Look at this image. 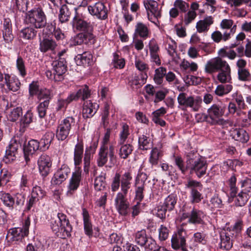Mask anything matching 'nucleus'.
Segmentation results:
<instances>
[{
    "mask_svg": "<svg viewBox=\"0 0 251 251\" xmlns=\"http://www.w3.org/2000/svg\"><path fill=\"white\" fill-rule=\"evenodd\" d=\"M205 72L212 74L218 72V80L221 83L230 82L231 80V69L226 61L220 57H216L208 61L205 65Z\"/></svg>",
    "mask_w": 251,
    "mask_h": 251,
    "instance_id": "nucleus-1",
    "label": "nucleus"
},
{
    "mask_svg": "<svg viewBox=\"0 0 251 251\" xmlns=\"http://www.w3.org/2000/svg\"><path fill=\"white\" fill-rule=\"evenodd\" d=\"M186 163L191 174H195L201 178L206 173L208 164L205 158L197 152H189L186 156Z\"/></svg>",
    "mask_w": 251,
    "mask_h": 251,
    "instance_id": "nucleus-2",
    "label": "nucleus"
},
{
    "mask_svg": "<svg viewBox=\"0 0 251 251\" xmlns=\"http://www.w3.org/2000/svg\"><path fill=\"white\" fill-rule=\"evenodd\" d=\"M25 21L36 28H41L47 25V17L41 6H36L26 13Z\"/></svg>",
    "mask_w": 251,
    "mask_h": 251,
    "instance_id": "nucleus-3",
    "label": "nucleus"
},
{
    "mask_svg": "<svg viewBox=\"0 0 251 251\" xmlns=\"http://www.w3.org/2000/svg\"><path fill=\"white\" fill-rule=\"evenodd\" d=\"M108 158L110 163L114 164L116 161L114 146L110 145L108 146H100L97 159L98 166L103 167L107 162Z\"/></svg>",
    "mask_w": 251,
    "mask_h": 251,
    "instance_id": "nucleus-4",
    "label": "nucleus"
},
{
    "mask_svg": "<svg viewBox=\"0 0 251 251\" xmlns=\"http://www.w3.org/2000/svg\"><path fill=\"white\" fill-rule=\"evenodd\" d=\"M75 126V119L68 117L62 120L58 125L56 137L58 140L64 141L67 138L72 128Z\"/></svg>",
    "mask_w": 251,
    "mask_h": 251,
    "instance_id": "nucleus-5",
    "label": "nucleus"
},
{
    "mask_svg": "<svg viewBox=\"0 0 251 251\" xmlns=\"http://www.w3.org/2000/svg\"><path fill=\"white\" fill-rule=\"evenodd\" d=\"M224 107L215 104L208 109V114L204 115L203 119L211 125H221L223 124V120L220 117L224 115Z\"/></svg>",
    "mask_w": 251,
    "mask_h": 251,
    "instance_id": "nucleus-6",
    "label": "nucleus"
},
{
    "mask_svg": "<svg viewBox=\"0 0 251 251\" xmlns=\"http://www.w3.org/2000/svg\"><path fill=\"white\" fill-rule=\"evenodd\" d=\"M205 217L204 213L200 210L193 207L189 212H187L186 208L182 210L181 216V221L188 219V223L194 225H203L204 223V218Z\"/></svg>",
    "mask_w": 251,
    "mask_h": 251,
    "instance_id": "nucleus-7",
    "label": "nucleus"
},
{
    "mask_svg": "<svg viewBox=\"0 0 251 251\" xmlns=\"http://www.w3.org/2000/svg\"><path fill=\"white\" fill-rule=\"evenodd\" d=\"M185 93H181L178 95L177 100L179 105L185 107H190L193 111H198L202 103L201 98L199 96L187 97Z\"/></svg>",
    "mask_w": 251,
    "mask_h": 251,
    "instance_id": "nucleus-8",
    "label": "nucleus"
},
{
    "mask_svg": "<svg viewBox=\"0 0 251 251\" xmlns=\"http://www.w3.org/2000/svg\"><path fill=\"white\" fill-rule=\"evenodd\" d=\"M144 5L147 11L148 19L155 25L159 24L158 19L161 17V10L158 3L153 0H144Z\"/></svg>",
    "mask_w": 251,
    "mask_h": 251,
    "instance_id": "nucleus-9",
    "label": "nucleus"
},
{
    "mask_svg": "<svg viewBox=\"0 0 251 251\" xmlns=\"http://www.w3.org/2000/svg\"><path fill=\"white\" fill-rule=\"evenodd\" d=\"M186 187L190 190V198L192 203H199L203 199L201 193L202 188L201 183L195 180H189L186 184Z\"/></svg>",
    "mask_w": 251,
    "mask_h": 251,
    "instance_id": "nucleus-10",
    "label": "nucleus"
},
{
    "mask_svg": "<svg viewBox=\"0 0 251 251\" xmlns=\"http://www.w3.org/2000/svg\"><path fill=\"white\" fill-rule=\"evenodd\" d=\"M81 179V171L80 168H78L73 173L72 177L69 180L66 193L68 197H72L75 193L80 185Z\"/></svg>",
    "mask_w": 251,
    "mask_h": 251,
    "instance_id": "nucleus-11",
    "label": "nucleus"
},
{
    "mask_svg": "<svg viewBox=\"0 0 251 251\" xmlns=\"http://www.w3.org/2000/svg\"><path fill=\"white\" fill-rule=\"evenodd\" d=\"M127 194L119 192L115 199L116 209L119 214L126 216L129 213V203L126 198Z\"/></svg>",
    "mask_w": 251,
    "mask_h": 251,
    "instance_id": "nucleus-12",
    "label": "nucleus"
},
{
    "mask_svg": "<svg viewBox=\"0 0 251 251\" xmlns=\"http://www.w3.org/2000/svg\"><path fill=\"white\" fill-rule=\"evenodd\" d=\"M220 239V247L223 250H229L234 244L235 245H237L238 244H241V242L240 240L234 239L233 234L226 230L221 233Z\"/></svg>",
    "mask_w": 251,
    "mask_h": 251,
    "instance_id": "nucleus-13",
    "label": "nucleus"
},
{
    "mask_svg": "<svg viewBox=\"0 0 251 251\" xmlns=\"http://www.w3.org/2000/svg\"><path fill=\"white\" fill-rule=\"evenodd\" d=\"M154 240L147 235L146 231L142 229L138 231L135 234V241L141 247H143L147 251L150 248L154 247Z\"/></svg>",
    "mask_w": 251,
    "mask_h": 251,
    "instance_id": "nucleus-14",
    "label": "nucleus"
},
{
    "mask_svg": "<svg viewBox=\"0 0 251 251\" xmlns=\"http://www.w3.org/2000/svg\"><path fill=\"white\" fill-rule=\"evenodd\" d=\"M88 10L90 14L100 20H105L108 18V9L102 2H98L93 5H89Z\"/></svg>",
    "mask_w": 251,
    "mask_h": 251,
    "instance_id": "nucleus-15",
    "label": "nucleus"
},
{
    "mask_svg": "<svg viewBox=\"0 0 251 251\" xmlns=\"http://www.w3.org/2000/svg\"><path fill=\"white\" fill-rule=\"evenodd\" d=\"M51 65L52 71H54V74H56L57 80H63L64 79V75L67 70L65 59L60 57L58 59L53 61Z\"/></svg>",
    "mask_w": 251,
    "mask_h": 251,
    "instance_id": "nucleus-16",
    "label": "nucleus"
},
{
    "mask_svg": "<svg viewBox=\"0 0 251 251\" xmlns=\"http://www.w3.org/2000/svg\"><path fill=\"white\" fill-rule=\"evenodd\" d=\"M243 222L241 221H238L236 222L232 228H227L229 232L233 234L234 239L240 240L241 242V245L244 247L251 248V242L246 241V238H244L241 236V230L242 228Z\"/></svg>",
    "mask_w": 251,
    "mask_h": 251,
    "instance_id": "nucleus-17",
    "label": "nucleus"
},
{
    "mask_svg": "<svg viewBox=\"0 0 251 251\" xmlns=\"http://www.w3.org/2000/svg\"><path fill=\"white\" fill-rule=\"evenodd\" d=\"M38 165L41 175L44 177L47 176L52 165L50 157L46 154H42L38 160Z\"/></svg>",
    "mask_w": 251,
    "mask_h": 251,
    "instance_id": "nucleus-18",
    "label": "nucleus"
},
{
    "mask_svg": "<svg viewBox=\"0 0 251 251\" xmlns=\"http://www.w3.org/2000/svg\"><path fill=\"white\" fill-rule=\"evenodd\" d=\"M187 234L183 228L179 229L176 234H174L171 239V244L173 249L177 250L182 246L186 245Z\"/></svg>",
    "mask_w": 251,
    "mask_h": 251,
    "instance_id": "nucleus-19",
    "label": "nucleus"
},
{
    "mask_svg": "<svg viewBox=\"0 0 251 251\" xmlns=\"http://www.w3.org/2000/svg\"><path fill=\"white\" fill-rule=\"evenodd\" d=\"M247 64V61L243 59H240L236 62L238 78L240 81H247L250 80L251 74L249 70L246 68Z\"/></svg>",
    "mask_w": 251,
    "mask_h": 251,
    "instance_id": "nucleus-20",
    "label": "nucleus"
},
{
    "mask_svg": "<svg viewBox=\"0 0 251 251\" xmlns=\"http://www.w3.org/2000/svg\"><path fill=\"white\" fill-rule=\"evenodd\" d=\"M71 173L70 168L66 165H62L54 174L52 182L55 185H59L65 181Z\"/></svg>",
    "mask_w": 251,
    "mask_h": 251,
    "instance_id": "nucleus-21",
    "label": "nucleus"
},
{
    "mask_svg": "<svg viewBox=\"0 0 251 251\" xmlns=\"http://www.w3.org/2000/svg\"><path fill=\"white\" fill-rule=\"evenodd\" d=\"M57 217L61 225V231H62V238H66L71 236L72 226L66 215L62 213H58Z\"/></svg>",
    "mask_w": 251,
    "mask_h": 251,
    "instance_id": "nucleus-22",
    "label": "nucleus"
},
{
    "mask_svg": "<svg viewBox=\"0 0 251 251\" xmlns=\"http://www.w3.org/2000/svg\"><path fill=\"white\" fill-rule=\"evenodd\" d=\"M91 95L90 90L87 85L80 88L76 93L70 94L66 99L67 102L70 103L74 100L81 98L83 100L88 99Z\"/></svg>",
    "mask_w": 251,
    "mask_h": 251,
    "instance_id": "nucleus-23",
    "label": "nucleus"
},
{
    "mask_svg": "<svg viewBox=\"0 0 251 251\" xmlns=\"http://www.w3.org/2000/svg\"><path fill=\"white\" fill-rule=\"evenodd\" d=\"M99 108V104L87 100L84 102L82 109V116L84 119L92 118Z\"/></svg>",
    "mask_w": 251,
    "mask_h": 251,
    "instance_id": "nucleus-24",
    "label": "nucleus"
},
{
    "mask_svg": "<svg viewBox=\"0 0 251 251\" xmlns=\"http://www.w3.org/2000/svg\"><path fill=\"white\" fill-rule=\"evenodd\" d=\"M93 31H86L78 33L75 40L77 45L82 43L85 44H94L95 42V36L92 33Z\"/></svg>",
    "mask_w": 251,
    "mask_h": 251,
    "instance_id": "nucleus-25",
    "label": "nucleus"
},
{
    "mask_svg": "<svg viewBox=\"0 0 251 251\" xmlns=\"http://www.w3.org/2000/svg\"><path fill=\"white\" fill-rule=\"evenodd\" d=\"M16 139L12 138L5 151L3 161L6 164L11 163L16 160Z\"/></svg>",
    "mask_w": 251,
    "mask_h": 251,
    "instance_id": "nucleus-26",
    "label": "nucleus"
},
{
    "mask_svg": "<svg viewBox=\"0 0 251 251\" xmlns=\"http://www.w3.org/2000/svg\"><path fill=\"white\" fill-rule=\"evenodd\" d=\"M38 150H39V143L36 140L32 139L28 142L26 146H24V157L26 163L29 160L28 156Z\"/></svg>",
    "mask_w": 251,
    "mask_h": 251,
    "instance_id": "nucleus-27",
    "label": "nucleus"
},
{
    "mask_svg": "<svg viewBox=\"0 0 251 251\" xmlns=\"http://www.w3.org/2000/svg\"><path fill=\"white\" fill-rule=\"evenodd\" d=\"M56 42L50 38H44L40 41L39 49L42 52H46L49 51H53L57 47Z\"/></svg>",
    "mask_w": 251,
    "mask_h": 251,
    "instance_id": "nucleus-28",
    "label": "nucleus"
},
{
    "mask_svg": "<svg viewBox=\"0 0 251 251\" xmlns=\"http://www.w3.org/2000/svg\"><path fill=\"white\" fill-rule=\"evenodd\" d=\"M73 23L77 29L83 31H93V28L90 22H87L78 16H75L73 19Z\"/></svg>",
    "mask_w": 251,
    "mask_h": 251,
    "instance_id": "nucleus-29",
    "label": "nucleus"
},
{
    "mask_svg": "<svg viewBox=\"0 0 251 251\" xmlns=\"http://www.w3.org/2000/svg\"><path fill=\"white\" fill-rule=\"evenodd\" d=\"M27 182L28 179L27 175L25 174H22L20 181V188L21 194H19V196L17 197V199H19V201L17 200V205H23L24 204L25 197V194H23V191H25V188L27 187Z\"/></svg>",
    "mask_w": 251,
    "mask_h": 251,
    "instance_id": "nucleus-30",
    "label": "nucleus"
},
{
    "mask_svg": "<svg viewBox=\"0 0 251 251\" xmlns=\"http://www.w3.org/2000/svg\"><path fill=\"white\" fill-rule=\"evenodd\" d=\"M132 179V177L129 172H126L121 176V188L122 193L127 194L128 190L131 187Z\"/></svg>",
    "mask_w": 251,
    "mask_h": 251,
    "instance_id": "nucleus-31",
    "label": "nucleus"
},
{
    "mask_svg": "<svg viewBox=\"0 0 251 251\" xmlns=\"http://www.w3.org/2000/svg\"><path fill=\"white\" fill-rule=\"evenodd\" d=\"M54 134L52 132H47L40 141H38L39 143V150L45 151L48 149L54 139Z\"/></svg>",
    "mask_w": 251,
    "mask_h": 251,
    "instance_id": "nucleus-32",
    "label": "nucleus"
},
{
    "mask_svg": "<svg viewBox=\"0 0 251 251\" xmlns=\"http://www.w3.org/2000/svg\"><path fill=\"white\" fill-rule=\"evenodd\" d=\"M76 57L77 63L79 65L91 66L93 64V57L90 51H84L82 54H78Z\"/></svg>",
    "mask_w": 251,
    "mask_h": 251,
    "instance_id": "nucleus-33",
    "label": "nucleus"
},
{
    "mask_svg": "<svg viewBox=\"0 0 251 251\" xmlns=\"http://www.w3.org/2000/svg\"><path fill=\"white\" fill-rule=\"evenodd\" d=\"M213 18L212 16H207L203 20H200L196 25L198 32L201 33L207 31L210 25L213 24Z\"/></svg>",
    "mask_w": 251,
    "mask_h": 251,
    "instance_id": "nucleus-34",
    "label": "nucleus"
},
{
    "mask_svg": "<svg viewBox=\"0 0 251 251\" xmlns=\"http://www.w3.org/2000/svg\"><path fill=\"white\" fill-rule=\"evenodd\" d=\"M75 8H69L66 4L62 5L59 10V20L61 23L66 22L71 17L72 12Z\"/></svg>",
    "mask_w": 251,
    "mask_h": 251,
    "instance_id": "nucleus-35",
    "label": "nucleus"
},
{
    "mask_svg": "<svg viewBox=\"0 0 251 251\" xmlns=\"http://www.w3.org/2000/svg\"><path fill=\"white\" fill-rule=\"evenodd\" d=\"M82 215L85 233L89 236H91L93 233L92 225L90 221V216L88 212L85 208H83L82 209Z\"/></svg>",
    "mask_w": 251,
    "mask_h": 251,
    "instance_id": "nucleus-36",
    "label": "nucleus"
},
{
    "mask_svg": "<svg viewBox=\"0 0 251 251\" xmlns=\"http://www.w3.org/2000/svg\"><path fill=\"white\" fill-rule=\"evenodd\" d=\"M119 147L118 154L119 157L124 159L128 157L133 150V147L130 144H125L123 145H118Z\"/></svg>",
    "mask_w": 251,
    "mask_h": 251,
    "instance_id": "nucleus-37",
    "label": "nucleus"
},
{
    "mask_svg": "<svg viewBox=\"0 0 251 251\" xmlns=\"http://www.w3.org/2000/svg\"><path fill=\"white\" fill-rule=\"evenodd\" d=\"M29 226L30 219L28 217L25 221L23 228L17 227V241H22L23 238L27 235Z\"/></svg>",
    "mask_w": 251,
    "mask_h": 251,
    "instance_id": "nucleus-38",
    "label": "nucleus"
},
{
    "mask_svg": "<svg viewBox=\"0 0 251 251\" xmlns=\"http://www.w3.org/2000/svg\"><path fill=\"white\" fill-rule=\"evenodd\" d=\"M233 138L236 141L246 143L249 140L247 132L243 128L235 129L232 132Z\"/></svg>",
    "mask_w": 251,
    "mask_h": 251,
    "instance_id": "nucleus-39",
    "label": "nucleus"
},
{
    "mask_svg": "<svg viewBox=\"0 0 251 251\" xmlns=\"http://www.w3.org/2000/svg\"><path fill=\"white\" fill-rule=\"evenodd\" d=\"M83 153V145L81 142L77 143L75 148L74 163L75 166L79 165L82 162Z\"/></svg>",
    "mask_w": 251,
    "mask_h": 251,
    "instance_id": "nucleus-40",
    "label": "nucleus"
},
{
    "mask_svg": "<svg viewBox=\"0 0 251 251\" xmlns=\"http://www.w3.org/2000/svg\"><path fill=\"white\" fill-rule=\"evenodd\" d=\"M149 33V30L146 25L140 22L136 24L135 30V35L146 39L148 37Z\"/></svg>",
    "mask_w": 251,
    "mask_h": 251,
    "instance_id": "nucleus-41",
    "label": "nucleus"
},
{
    "mask_svg": "<svg viewBox=\"0 0 251 251\" xmlns=\"http://www.w3.org/2000/svg\"><path fill=\"white\" fill-rule=\"evenodd\" d=\"M139 149L142 150H148L152 147V143L149 137L142 135L138 138Z\"/></svg>",
    "mask_w": 251,
    "mask_h": 251,
    "instance_id": "nucleus-42",
    "label": "nucleus"
},
{
    "mask_svg": "<svg viewBox=\"0 0 251 251\" xmlns=\"http://www.w3.org/2000/svg\"><path fill=\"white\" fill-rule=\"evenodd\" d=\"M173 160L175 165L177 167L181 173L184 175L186 171L189 170V167H187V163L185 165V162L180 155H174L173 156Z\"/></svg>",
    "mask_w": 251,
    "mask_h": 251,
    "instance_id": "nucleus-43",
    "label": "nucleus"
},
{
    "mask_svg": "<svg viewBox=\"0 0 251 251\" xmlns=\"http://www.w3.org/2000/svg\"><path fill=\"white\" fill-rule=\"evenodd\" d=\"M3 37L7 42L11 41L13 40V37L11 34L10 28V24H9V19H5L3 23V29L2 30Z\"/></svg>",
    "mask_w": 251,
    "mask_h": 251,
    "instance_id": "nucleus-44",
    "label": "nucleus"
},
{
    "mask_svg": "<svg viewBox=\"0 0 251 251\" xmlns=\"http://www.w3.org/2000/svg\"><path fill=\"white\" fill-rule=\"evenodd\" d=\"M37 31L32 27H27L22 29L20 33V37L25 39H31L35 37Z\"/></svg>",
    "mask_w": 251,
    "mask_h": 251,
    "instance_id": "nucleus-45",
    "label": "nucleus"
},
{
    "mask_svg": "<svg viewBox=\"0 0 251 251\" xmlns=\"http://www.w3.org/2000/svg\"><path fill=\"white\" fill-rule=\"evenodd\" d=\"M129 135V126L126 124H123L122 129L119 134V138L118 141V145L126 144V140Z\"/></svg>",
    "mask_w": 251,
    "mask_h": 251,
    "instance_id": "nucleus-46",
    "label": "nucleus"
},
{
    "mask_svg": "<svg viewBox=\"0 0 251 251\" xmlns=\"http://www.w3.org/2000/svg\"><path fill=\"white\" fill-rule=\"evenodd\" d=\"M0 198L4 204L9 209L12 210L14 208L15 199L10 194L6 193H2Z\"/></svg>",
    "mask_w": 251,
    "mask_h": 251,
    "instance_id": "nucleus-47",
    "label": "nucleus"
},
{
    "mask_svg": "<svg viewBox=\"0 0 251 251\" xmlns=\"http://www.w3.org/2000/svg\"><path fill=\"white\" fill-rule=\"evenodd\" d=\"M94 188L96 191H103L106 186L105 177L104 176L100 175L97 176L94 180Z\"/></svg>",
    "mask_w": 251,
    "mask_h": 251,
    "instance_id": "nucleus-48",
    "label": "nucleus"
},
{
    "mask_svg": "<svg viewBox=\"0 0 251 251\" xmlns=\"http://www.w3.org/2000/svg\"><path fill=\"white\" fill-rule=\"evenodd\" d=\"M232 89V86L230 84L218 85L215 90L216 95L222 97L229 93Z\"/></svg>",
    "mask_w": 251,
    "mask_h": 251,
    "instance_id": "nucleus-49",
    "label": "nucleus"
},
{
    "mask_svg": "<svg viewBox=\"0 0 251 251\" xmlns=\"http://www.w3.org/2000/svg\"><path fill=\"white\" fill-rule=\"evenodd\" d=\"M177 198L174 195H170L164 200L163 204L168 209L169 211L174 209L176 203Z\"/></svg>",
    "mask_w": 251,
    "mask_h": 251,
    "instance_id": "nucleus-50",
    "label": "nucleus"
},
{
    "mask_svg": "<svg viewBox=\"0 0 251 251\" xmlns=\"http://www.w3.org/2000/svg\"><path fill=\"white\" fill-rule=\"evenodd\" d=\"M32 121V114L28 110L20 121V132H24L25 128Z\"/></svg>",
    "mask_w": 251,
    "mask_h": 251,
    "instance_id": "nucleus-51",
    "label": "nucleus"
},
{
    "mask_svg": "<svg viewBox=\"0 0 251 251\" xmlns=\"http://www.w3.org/2000/svg\"><path fill=\"white\" fill-rule=\"evenodd\" d=\"M166 69L164 67H160L155 71L154 80L157 84H161L163 82V77L166 75Z\"/></svg>",
    "mask_w": 251,
    "mask_h": 251,
    "instance_id": "nucleus-52",
    "label": "nucleus"
},
{
    "mask_svg": "<svg viewBox=\"0 0 251 251\" xmlns=\"http://www.w3.org/2000/svg\"><path fill=\"white\" fill-rule=\"evenodd\" d=\"M162 156L161 152L156 148L152 149L149 159L150 162L152 165L158 164L159 158Z\"/></svg>",
    "mask_w": 251,
    "mask_h": 251,
    "instance_id": "nucleus-53",
    "label": "nucleus"
},
{
    "mask_svg": "<svg viewBox=\"0 0 251 251\" xmlns=\"http://www.w3.org/2000/svg\"><path fill=\"white\" fill-rule=\"evenodd\" d=\"M112 64L114 68L121 69L125 67V60L124 58L121 57L117 53L115 52L113 54Z\"/></svg>",
    "mask_w": 251,
    "mask_h": 251,
    "instance_id": "nucleus-54",
    "label": "nucleus"
},
{
    "mask_svg": "<svg viewBox=\"0 0 251 251\" xmlns=\"http://www.w3.org/2000/svg\"><path fill=\"white\" fill-rule=\"evenodd\" d=\"M49 104V101L48 100H44V101L41 102L37 106V110L38 116L40 118H43L46 116Z\"/></svg>",
    "mask_w": 251,
    "mask_h": 251,
    "instance_id": "nucleus-55",
    "label": "nucleus"
},
{
    "mask_svg": "<svg viewBox=\"0 0 251 251\" xmlns=\"http://www.w3.org/2000/svg\"><path fill=\"white\" fill-rule=\"evenodd\" d=\"M249 199L248 195H245L240 192L236 197L234 201L235 204L236 206H243L246 204Z\"/></svg>",
    "mask_w": 251,
    "mask_h": 251,
    "instance_id": "nucleus-56",
    "label": "nucleus"
},
{
    "mask_svg": "<svg viewBox=\"0 0 251 251\" xmlns=\"http://www.w3.org/2000/svg\"><path fill=\"white\" fill-rule=\"evenodd\" d=\"M174 6L183 13L186 12L189 7V4L182 0H176Z\"/></svg>",
    "mask_w": 251,
    "mask_h": 251,
    "instance_id": "nucleus-57",
    "label": "nucleus"
},
{
    "mask_svg": "<svg viewBox=\"0 0 251 251\" xmlns=\"http://www.w3.org/2000/svg\"><path fill=\"white\" fill-rule=\"evenodd\" d=\"M148 176L143 172H140L136 178L135 186H144L148 179Z\"/></svg>",
    "mask_w": 251,
    "mask_h": 251,
    "instance_id": "nucleus-58",
    "label": "nucleus"
},
{
    "mask_svg": "<svg viewBox=\"0 0 251 251\" xmlns=\"http://www.w3.org/2000/svg\"><path fill=\"white\" fill-rule=\"evenodd\" d=\"M251 180L247 179L245 180L242 184V189L241 191L243 194L248 195L249 198L251 196Z\"/></svg>",
    "mask_w": 251,
    "mask_h": 251,
    "instance_id": "nucleus-59",
    "label": "nucleus"
},
{
    "mask_svg": "<svg viewBox=\"0 0 251 251\" xmlns=\"http://www.w3.org/2000/svg\"><path fill=\"white\" fill-rule=\"evenodd\" d=\"M156 211V216L161 219H164L166 218L167 211H168V209L164 205L163 203H160L156 206L155 209Z\"/></svg>",
    "mask_w": 251,
    "mask_h": 251,
    "instance_id": "nucleus-60",
    "label": "nucleus"
},
{
    "mask_svg": "<svg viewBox=\"0 0 251 251\" xmlns=\"http://www.w3.org/2000/svg\"><path fill=\"white\" fill-rule=\"evenodd\" d=\"M17 68L23 77L26 75L25 62L21 57H19L17 59Z\"/></svg>",
    "mask_w": 251,
    "mask_h": 251,
    "instance_id": "nucleus-61",
    "label": "nucleus"
},
{
    "mask_svg": "<svg viewBox=\"0 0 251 251\" xmlns=\"http://www.w3.org/2000/svg\"><path fill=\"white\" fill-rule=\"evenodd\" d=\"M194 241L195 242L204 245L206 244V235L203 232H197L193 235Z\"/></svg>",
    "mask_w": 251,
    "mask_h": 251,
    "instance_id": "nucleus-62",
    "label": "nucleus"
},
{
    "mask_svg": "<svg viewBox=\"0 0 251 251\" xmlns=\"http://www.w3.org/2000/svg\"><path fill=\"white\" fill-rule=\"evenodd\" d=\"M158 231L159 239L161 241H165L168 238L169 230L166 226L163 225H161L158 229Z\"/></svg>",
    "mask_w": 251,
    "mask_h": 251,
    "instance_id": "nucleus-63",
    "label": "nucleus"
},
{
    "mask_svg": "<svg viewBox=\"0 0 251 251\" xmlns=\"http://www.w3.org/2000/svg\"><path fill=\"white\" fill-rule=\"evenodd\" d=\"M197 13L194 11H189L184 15L183 22L185 25H188L190 24L196 17Z\"/></svg>",
    "mask_w": 251,
    "mask_h": 251,
    "instance_id": "nucleus-64",
    "label": "nucleus"
}]
</instances>
